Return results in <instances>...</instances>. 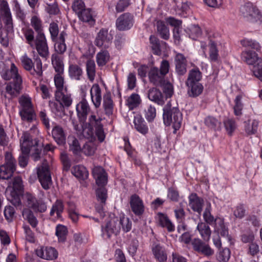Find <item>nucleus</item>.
<instances>
[{
    "label": "nucleus",
    "instance_id": "1",
    "mask_svg": "<svg viewBox=\"0 0 262 262\" xmlns=\"http://www.w3.org/2000/svg\"><path fill=\"white\" fill-rule=\"evenodd\" d=\"M23 33L26 39V42L31 48L35 49L38 54L42 57L47 58L49 55V47L47 40L45 38V41L40 44L37 41V35L35 37L34 30L29 27L23 28Z\"/></svg>",
    "mask_w": 262,
    "mask_h": 262
},
{
    "label": "nucleus",
    "instance_id": "2",
    "mask_svg": "<svg viewBox=\"0 0 262 262\" xmlns=\"http://www.w3.org/2000/svg\"><path fill=\"white\" fill-rule=\"evenodd\" d=\"M243 61L248 65L252 66V71L254 76L262 81V58L254 51L246 50L241 54Z\"/></svg>",
    "mask_w": 262,
    "mask_h": 262
},
{
    "label": "nucleus",
    "instance_id": "3",
    "mask_svg": "<svg viewBox=\"0 0 262 262\" xmlns=\"http://www.w3.org/2000/svg\"><path fill=\"white\" fill-rule=\"evenodd\" d=\"M169 62L165 59L161 61L160 69L156 67H151L148 73L149 82L156 86L162 85L164 83L165 77L169 72Z\"/></svg>",
    "mask_w": 262,
    "mask_h": 262
},
{
    "label": "nucleus",
    "instance_id": "4",
    "mask_svg": "<svg viewBox=\"0 0 262 262\" xmlns=\"http://www.w3.org/2000/svg\"><path fill=\"white\" fill-rule=\"evenodd\" d=\"M182 118V114L179 108L175 107L171 108L169 103L163 108L164 122L167 125L172 123L174 134L181 127Z\"/></svg>",
    "mask_w": 262,
    "mask_h": 262
},
{
    "label": "nucleus",
    "instance_id": "5",
    "mask_svg": "<svg viewBox=\"0 0 262 262\" xmlns=\"http://www.w3.org/2000/svg\"><path fill=\"white\" fill-rule=\"evenodd\" d=\"M20 108L19 114L24 121L32 122L35 119L36 114L30 97L22 96L19 99Z\"/></svg>",
    "mask_w": 262,
    "mask_h": 262
},
{
    "label": "nucleus",
    "instance_id": "6",
    "mask_svg": "<svg viewBox=\"0 0 262 262\" xmlns=\"http://www.w3.org/2000/svg\"><path fill=\"white\" fill-rule=\"evenodd\" d=\"M33 63L32 59L27 54L24 55L20 58V61L23 68L30 73L38 77H40L42 74V62L39 57L36 58Z\"/></svg>",
    "mask_w": 262,
    "mask_h": 262
},
{
    "label": "nucleus",
    "instance_id": "7",
    "mask_svg": "<svg viewBox=\"0 0 262 262\" xmlns=\"http://www.w3.org/2000/svg\"><path fill=\"white\" fill-rule=\"evenodd\" d=\"M120 231L118 217H114L101 226L102 236L104 239H110L113 235H117Z\"/></svg>",
    "mask_w": 262,
    "mask_h": 262
},
{
    "label": "nucleus",
    "instance_id": "8",
    "mask_svg": "<svg viewBox=\"0 0 262 262\" xmlns=\"http://www.w3.org/2000/svg\"><path fill=\"white\" fill-rule=\"evenodd\" d=\"M37 173L39 181L42 188L45 190L49 189L52 184V179L49 165L46 163H43L37 168Z\"/></svg>",
    "mask_w": 262,
    "mask_h": 262
},
{
    "label": "nucleus",
    "instance_id": "9",
    "mask_svg": "<svg viewBox=\"0 0 262 262\" xmlns=\"http://www.w3.org/2000/svg\"><path fill=\"white\" fill-rule=\"evenodd\" d=\"M0 74L2 78L5 80H22L21 77L18 73V69L13 62L11 63L10 67L5 64L0 66Z\"/></svg>",
    "mask_w": 262,
    "mask_h": 262
},
{
    "label": "nucleus",
    "instance_id": "10",
    "mask_svg": "<svg viewBox=\"0 0 262 262\" xmlns=\"http://www.w3.org/2000/svg\"><path fill=\"white\" fill-rule=\"evenodd\" d=\"M240 11L247 21L255 23L257 20L259 10L252 3H247L241 8Z\"/></svg>",
    "mask_w": 262,
    "mask_h": 262
},
{
    "label": "nucleus",
    "instance_id": "11",
    "mask_svg": "<svg viewBox=\"0 0 262 262\" xmlns=\"http://www.w3.org/2000/svg\"><path fill=\"white\" fill-rule=\"evenodd\" d=\"M134 24V16L128 12L120 15L116 19V27L119 31H125L130 29Z\"/></svg>",
    "mask_w": 262,
    "mask_h": 262
},
{
    "label": "nucleus",
    "instance_id": "12",
    "mask_svg": "<svg viewBox=\"0 0 262 262\" xmlns=\"http://www.w3.org/2000/svg\"><path fill=\"white\" fill-rule=\"evenodd\" d=\"M129 205L132 211L138 216H142L145 211L143 200L137 194L132 195L129 199Z\"/></svg>",
    "mask_w": 262,
    "mask_h": 262
},
{
    "label": "nucleus",
    "instance_id": "13",
    "mask_svg": "<svg viewBox=\"0 0 262 262\" xmlns=\"http://www.w3.org/2000/svg\"><path fill=\"white\" fill-rule=\"evenodd\" d=\"M30 24L37 33V41L41 44L44 41H45V38H46L43 32V26L41 19L38 16L34 15L31 18Z\"/></svg>",
    "mask_w": 262,
    "mask_h": 262
},
{
    "label": "nucleus",
    "instance_id": "14",
    "mask_svg": "<svg viewBox=\"0 0 262 262\" xmlns=\"http://www.w3.org/2000/svg\"><path fill=\"white\" fill-rule=\"evenodd\" d=\"M174 63L177 74L179 76H183L187 72L188 64L186 57L182 53L175 52Z\"/></svg>",
    "mask_w": 262,
    "mask_h": 262
},
{
    "label": "nucleus",
    "instance_id": "15",
    "mask_svg": "<svg viewBox=\"0 0 262 262\" xmlns=\"http://www.w3.org/2000/svg\"><path fill=\"white\" fill-rule=\"evenodd\" d=\"M191 245L194 251L206 256H211L214 253L213 250L209 245L198 238H194L191 242Z\"/></svg>",
    "mask_w": 262,
    "mask_h": 262
},
{
    "label": "nucleus",
    "instance_id": "16",
    "mask_svg": "<svg viewBox=\"0 0 262 262\" xmlns=\"http://www.w3.org/2000/svg\"><path fill=\"white\" fill-rule=\"evenodd\" d=\"M36 254L38 257L49 260L56 259L58 255L55 248L50 246L40 247L36 249Z\"/></svg>",
    "mask_w": 262,
    "mask_h": 262
},
{
    "label": "nucleus",
    "instance_id": "17",
    "mask_svg": "<svg viewBox=\"0 0 262 262\" xmlns=\"http://www.w3.org/2000/svg\"><path fill=\"white\" fill-rule=\"evenodd\" d=\"M92 175L96 184L99 187H104L107 183L108 176L104 169L101 166H95L92 169Z\"/></svg>",
    "mask_w": 262,
    "mask_h": 262
},
{
    "label": "nucleus",
    "instance_id": "18",
    "mask_svg": "<svg viewBox=\"0 0 262 262\" xmlns=\"http://www.w3.org/2000/svg\"><path fill=\"white\" fill-rule=\"evenodd\" d=\"M112 39V36L108 34V29L102 28L97 33L95 40V45L98 47H108L109 43Z\"/></svg>",
    "mask_w": 262,
    "mask_h": 262
},
{
    "label": "nucleus",
    "instance_id": "19",
    "mask_svg": "<svg viewBox=\"0 0 262 262\" xmlns=\"http://www.w3.org/2000/svg\"><path fill=\"white\" fill-rule=\"evenodd\" d=\"M52 137L59 145L66 144L67 134L63 128L58 124H55L52 129Z\"/></svg>",
    "mask_w": 262,
    "mask_h": 262
},
{
    "label": "nucleus",
    "instance_id": "20",
    "mask_svg": "<svg viewBox=\"0 0 262 262\" xmlns=\"http://www.w3.org/2000/svg\"><path fill=\"white\" fill-rule=\"evenodd\" d=\"M37 144L38 141L36 139L33 140L27 132L24 133L20 139L21 150L24 152L29 153L30 148L37 146Z\"/></svg>",
    "mask_w": 262,
    "mask_h": 262
},
{
    "label": "nucleus",
    "instance_id": "21",
    "mask_svg": "<svg viewBox=\"0 0 262 262\" xmlns=\"http://www.w3.org/2000/svg\"><path fill=\"white\" fill-rule=\"evenodd\" d=\"M152 254L155 259L158 262H165L167 258V254L165 248L159 243H154L151 247Z\"/></svg>",
    "mask_w": 262,
    "mask_h": 262
},
{
    "label": "nucleus",
    "instance_id": "22",
    "mask_svg": "<svg viewBox=\"0 0 262 262\" xmlns=\"http://www.w3.org/2000/svg\"><path fill=\"white\" fill-rule=\"evenodd\" d=\"M204 204L203 199L198 196L196 193H191L189 196V205L191 209L201 214Z\"/></svg>",
    "mask_w": 262,
    "mask_h": 262
},
{
    "label": "nucleus",
    "instance_id": "23",
    "mask_svg": "<svg viewBox=\"0 0 262 262\" xmlns=\"http://www.w3.org/2000/svg\"><path fill=\"white\" fill-rule=\"evenodd\" d=\"M157 216L159 224L161 227L166 228L169 232L174 231L175 226L166 214L158 212Z\"/></svg>",
    "mask_w": 262,
    "mask_h": 262
},
{
    "label": "nucleus",
    "instance_id": "24",
    "mask_svg": "<svg viewBox=\"0 0 262 262\" xmlns=\"http://www.w3.org/2000/svg\"><path fill=\"white\" fill-rule=\"evenodd\" d=\"M148 98L151 101L160 105H163L166 99L161 91L156 88H152L149 90Z\"/></svg>",
    "mask_w": 262,
    "mask_h": 262
},
{
    "label": "nucleus",
    "instance_id": "25",
    "mask_svg": "<svg viewBox=\"0 0 262 262\" xmlns=\"http://www.w3.org/2000/svg\"><path fill=\"white\" fill-rule=\"evenodd\" d=\"M23 80L18 79L17 81H13L7 84L6 91L9 94L11 98L17 97L20 93L22 88Z\"/></svg>",
    "mask_w": 262,
    "mask_h": 262
},
{
    "label": "nucleus",
    "instance_id": "26",
    "mask_svg": "<svg viewBox=\"0 0 262 262\" xmlns=\"http://www.w3.org/2000/svg\"><path fill=\"white\" fill-rule=\"evenodd\" d=\"M91 98L96 108H98L101 103V90L98 84H94L90 90Z\"/></svg>",
    "mask_w": 262,
    "mask_h": 262
},
{
    "label": "nucleus",
    "instance_id": "27",
    "mask_svg": "<svg viewBox=\"0 0 262 262\" xmlns=\"http://www.w3.org/2000/svg\"><path fill=\"white\" fill-rule=\"evenodd\" d=\"M67 36L66 32L62 31L60 33L58 39L53 40L55 42V50L58 54H63L66 51L67 46L65 43V40Z\"/></svg>",
    "mask_w": 262,
    "mask_h": 262
},
{
    "label": "nucleus",
    "instance_id": "28",
    "mask_svg": "<svg viewBox=\"0 0 262 262\" xmlns=\"http://www.w3.org/2000/svg\"><path fill=\"white\" fill-rule=\"evenodd\" d=\"M76 111L78 117L85 121L90 111V107L85 99H83L76 106Z\"/></svg>",
    "mask_w": 262,
    "mask_h": 262
},
{
    "label": "nucleus",
    "instance_id": "29",
    "mask_svg": "<svg viewBox=\"0 0 262 262\" xmlns=\"http://www.w3.org/2000/svg\"><path fill=\"white\" fill-rule=\"evenodd\" d=\"M211 205L210 202H207L204 211L203 213V217L204 221V223L210 225H212L219 221L220 217H214L212 215L211 211Z\"/></svg>",
    "mask_w": 262,
    "mask_h": 262
},
{
    "label": "nucleus",
    "instance_id": "30",
    "mask_svg": "<svg viewBox=\"0 0 262 262\" xmlns=\"http://www.w3.org/2000/svg\"><path fill=\"white\" fill-rule=\"evenodd\" d=\"M202 78V73L198 67L189 70L185 84L200 82Z\"/></svg>",
    "mask_w": 262,
    "mask_h": 262
},
{
    "label": "nucleus",
    "instance_id": "31",
    "mask_svg": "<svg viewBox=\"0 0 262 262\" xmlns=\"http://www.w3.org/2000/svg\"><path fill=\"white\" fill-rule=\"evenodd\" d=\"M134 124L135 129L143 135L148 133V127L147 123L140 116H136L134 118Z\"/></svg>",
    "mask_w": 262,
    "mask_h": 262
},
{
    "label": "nucleus",
    "instance_id": "32",
    "mask_svg": "<svg viewBox=\"0 0 262 262\" xmlns=\"http://www.w3.org/2000/svg\"><path fill=\"white\" fill-rule=\"evenodd\" d=\"M187 87V93L191 97H196L200 95L204 90L203 85L200 82L185 84Z\"/></svg>",
    "mask_w": 262,
    "mask_h": 262
},
{
    "label": "nucleus",
    "instance_id": "33",
    "mask_svg": "<svg viewBox=\"0 0 262 262\" xmlns=\"http://www.w3.org/2000/svg\"><path fill=\"white\" fill-rule=\"evenodd\" d=\"M196 229L204 241L208 242L210 240L211 230L207 224L203 222H199L197 225Z\"/></svg>",
    "mask_w": 262,
    "mask_h": 262
},
{
    "label": "nucleus",
    "instance_id": "34",
    "mask_svg": "<svg viewBox=\"0 0 262 262\" xmlns=\"http://www.w3.org/2000/svg\"><path fill=\"white\" fill-rule=\"evenodd\" d=\"M77 16L81 21L88 23L91 26H93L95 24L93 13L90 8H86Z\"/></svg>",
    "mask_w": 262,
    "mask_h": 262
},
{
    "label": "nucleus",
    "instance_id": "35",
    "mask_svg": "<svg viewBox=\"0 0 262 262\" xmlns=\"http://www.w3.org/2000/svg\"><path fill=\"white\" fill-rule=\"evenodd\" d=\"M70 77L75 80H80L83 75V70L81 67L76 64H72L69 67Z\"/></svg>",
    "mask_w": 262,
    "mask_h": 262
},
{
    "label": "nucleus",
    "instance_id": "36",
    "mask_svg": "<svg viewBox=\"0 0 262 262\" xmlns=\"http://www.w3.org/2000/svg\"><path fill=\"white\" fill-rule=\"evenodd\" d=\"M72 173L77 179L84 180L89 177V172L82 165H76L72 167Z\"/></svg>",
    "mask_w": 262,
    "mask_h": 262
},
{
    "label": "nucleus",
    "instance_id": "37",
    "mask_svg": "<svg viewBox=\"0 0 262 262\" xmlns=\"http://www.w3.org/2000/svg\"><path fill=\"white\" fill-rule=\"evenodd\" d=\"M69 150L75 155H79L81 151V148L78 139L73 136H69L68 138Z\"/></svg>",
    "mask_w": 262,
    "mask_h": 262
},
{
    "label": "nucleus",
    "instance_id": "38",
    "mask_svg": "<svg viewBox=\"0 0 262 262\" xmlns=\"http://www.w3.org/2000/svg\"><path fill=\"white\" fill-rule=\"evenodd\" d=\"M86 75L91 82H93L96 73V67L93 60H88L85 63Z\"/></svg>",
    "mask_w": 262,
    "mask_h": 262
},
{
    "label": "nucleus",
    "instance_id": "39",
    "mask_svg": "<svg viewBox=\"0 0 262 262\" xmlns=\"http://www.w3.org/2000/svg\"><path fill=\"white\" fill-rule=\"evenodd\" d=\"M149 41L152 53L155 55H160L161 54V45L166 46V43L164 41H162L161 43H160L159 39L154 35H150Z\"/></svg>",
    "mask_w": 262,
    "mask_h": 262
},
{
    "label": "nucleus",
    "instance_id": "40",
    "mask_svg": "<svg viewBox=\"0 0 262 262\" xmlns=\"http://www.w3.org/2000/svg\"><path fill=\"white\" fill-rule=\"evenodd\" d=\"M52 65L56 74H63L64 64L62 60L56 54H53L51 57Z\"/></svg>",
    "mask_w": 262,
    "mask_h": 262
},
{
    "label": "nucleus",
    "instance_id": "41",
    "mask_svg": "<svg viewBox=\"0 0 262 262\" xmlns=\"http://www.w3.org/2000/svg\"><path fill=\"white\" fill-rule=\"evenodd\" d=\"M141 99L140 96L136 93H133L126 100V105L130 110H133L141 104Z\"/></svg>",
    "mask_w": 262,
    "mask_h": 262
},
{
    "label": "nucleus",
    "instance_id": "42",
    "mask_svg": "<svg viewBox=\"0 0 262 262\" xmlns=\"http://www.w3.org/2000/svg\"><path fill=\"white\" fill-rule=\"evenodd\" d=\"M103 105L106 114L108 115L112 114L114 104L112 99L111 94L110 92H106L103 96Z\"/></svg>",
    "mask_w": 262,
    "mask_h": 262
},
{
    "label": "nucleus",
    "instance_id": "43",
    "mask_svg": "<svg viewBox=\"0 0 262 262\" xmlns=\"http://www.w3.org/2000/svg\"><path fill=\"white\" fill-rule=\"evenodd\" d=\"M66 92V91H62L55 93V99L57 101L61 102L63 106L69 107L72 103V99L71 97V95L64 94Z\"/></svg>",
    "mask_w": 262,
    "mask_h": 262
},
{
    "label": "nucleus",
    "instance_id": "44",
    "mask_svg": "<svg viewBox=\"0 0 262 262\" xmlns=\"http://www.w3.org/2000/svg\"><path fill=\"white\" fill-rule=\"evenodd\" d=\"M22 215L24 219L27 220L32 227L35 228L37 226L38 221L31 210L28 208L24 209Z\"/></svg>",
    "mask_w": 262,
    "mask_h": 262
},
{
    "label": "nucleus",
    "instance_id": "45",
    "mask_svg": "<svg viewBox=\"0 0 262 262\" xmlns=\"http://www.w3.org/2000/svg\"><path fill=\"white\" fill-rule=\"evenodd\" d=\"M110 55L107 51L102 50L96 56V62L99 67L104 66L110 60Z\"/></svg>",
    "mask_w": 262,
    "mask_h": 262
},
{
    "label": "nucleus",
    "instance_id": "46",
    "mask_svg": "<svg viewBox=\"0 0 262 262\" xmlns=\"http://www.w3.org/2000/svg\"><path fill=\"white\" fill-rule=\"evenodd\" d=\"M245 123V131L247 135H254L257 132L259 125V122L257 120H248Z\"/></svg>",
    "mask_w": 262,
    "mask_h": 262
},
{
    "label": "nucleus",
    "instance_id": "47",
    "mask_svg": "<svg viewBox=\"0 0 262 262\" xmlns=\"http://www.w3.org/2000/svg\"><path fill=\"white\" fill-rule=\"evenodd\" d=\"M208 47L210 60L212 62L217 61L219 54L216 43L212 40H210L208 43Z\"/></svg>",
    "mask_w": 262,
    "mask_h": 262
},
{
    "label": "nucleus",
    "instance_id": "48",
    "mask_svg": "<svg viewBox=\"0 0 262 262\" xmlns=\"http://www.w3.org/2000/svg\"><path fill=\"white\" fill-rule=\"evenodd\" d=\"M223 124L228 135L230 136H232L237 127L235 119L227 118L224 119Z\"/></svg>",
    "mask_w": 262,
    "mask_h": 262
},
{
    "label": "nucleus",
    "instance_id": "49",
    "mask_svg": "<svg viewBox=\"0 0 262 262\" xmlns=\"http://www.w3.org/2000/svg\"><path fill=\"white\" fill-rule=\"evenodd\" d=\"M242 98L243 96L242 95H238L234 100L233 112L234 115L237 117H240L243 114L242 111L244 108V104L242 101Z\"/></svg>",
    "mask_w": 262,
    "mask_h": 262
},
{
    "label": "nucleus",
    "instance_id": "50",
    "mask_svg": "<svg viewBox=\"0 0 262 262\" xmlns=\"http://www.w3.org/2000/svg\"><path fill=\"white\" fill-rule=\"evenodd\" d=\"M157 28L161 37L165 40H168L170 35L169 31L164 22L162 20H158L157 22Z\"/></svg>",
    "mask_w": 262,
    "mask_h": 262
},
{
    "label": "nucleus",
    "instance_id": "51",
    "mask_svg": "<svg viewBox=\"0 0 262 262\" xmlns=\"http://www.w3.org/2000/svg\"><path fill=\"white\" fill-rule=\"evenodd\" d=\"M215 230L217 231L218 234H220L222 236L227 237L230 241L231 237L229 235L228 228L226 227L224 219L219 218V221L216 223Z\"/></svg>",
    "mask_w": 262,
    "mask_h": 262
},
{
    "label": "nucleus",
    "instance_id": "52",
    "mask_svg": "<svg viewBox=\"0 0 262 262\" xmlns=\"http://www.w3.org/2000/svg\"><path fill=\"white\" fill-rule=\"evenodd\" d=\"M54 80L56 89L55 93L67 91V88L64 85L63 74H56L54 76Z\"/></svg>",
    "mask_w": 262,
    "mask_h": 262
},
{
    "label": "nucleus",
    "instance_id": "53",
    "mask_svg": "<svg viewBox=\"0 0 262 262\" xmlns=\"http://www.w3.org/2000/svg\"><path fill=\"white\" fill-rule=\"evenodd\" d=\"M241 45L246 48H250L259 51L260 50L261 47L259 43L254 40L249 38H244L240 41Z\"/></svg>",
    "mask_w": 262,
    "mask_h": 262
},
{
    "label": "nucleus",
    "instance_id": "54",
    "mask_svg": "<svg viewBox=\"0 0 262 262\" xmlns=\"http://www.w3.org/2000/svg\"><path fill=\"white\" fill-rule=\"evenodd\" d=\"M3 165L11 168L14 170H16V161L11 152H5V163Z\"/></svg>",
    "mask_w": 262,
    "mask_h": 262
},
{
    "label": "nucleus",
    "instance_id": "55",
    "mask_svg": "<svg viewBox=\"0 0 262 262\" xmlns=\"http://www.w3.org/2000/svg\"><path fill=\"white\" fill-rule=\"evenodd\" d=\"M64 205L63 202L61 200H57L52 205L50 215L53 216L55 213L56 214L57 217H59L61 213L63 212Z\"/></svg>",
    "mask_w": 262,
    "mask_h": 262
},
{
    "label": "nucleus",
    "instance_id": "56",
    "mask_svg": "<svg viewBox=\"0 0 262 262\" xmlns=\"http://www.w3.org/2000/svg\"><path fill=\"white\" fill-rule=\"evenodd\" d=\"M15 170L3 165L0 166V179L8 180L13 176Z\"/></svg>",
    "mask_w": 262,
    "mask_h": 262
},
{
    "label": "nucleus",
    "instance_id": "57",
    "mask_svg": "<svg viewBox=\"0 0 262 262\" xmlns=\"http://www.w3.org/2000/svg\"><path fill=\"white\" fill-rule=\"evenodd\" d=\"M68 229L67 227L62 225H58L56 228V235L60 242H64L67 237Z\"/></svg>",
    "mask_w": 262,
    "mask_h": 262
},
{
    "label": "nucleus",
    "instance_id": "58",
    "mask_svg": "<svg viewBox=\"0 0 262 262\" xmlns=\"http://www.w3.org/2000/svg\"><path fill=\"white\" fill-rule=\"evenodd\" d=\"M102 119L97 117L95 115L92 114L89 118V125L92 128H97L103 126L101 123Z\"/></svg>",
    "mask_w": 262,
    "mask_h": 262
},
{
    "label": "nucleus",
    "instance_id": "59",
    "mask_svg": "<svg viewBox=\"0 0 262 262\" xmlns=\"http://www.w3.org/2000/svg\"><path fill=\"white\" fill-rule=\"evenodd\" d=\"M72 8L73 11L78 15L85 10L86 7L82 0H74Z\"/></svg>",
    "mask_w": 262,
    "mask_h": 262
},
{
    "label": "nucleus",
    "instance_id": "60",
    "mask_svg": "<svg viewBox=\"0 0 262 262\" xmlns=\"http://www.w3.org/2000/svg\"><path fill=\"white\" fill-rule=\"evenodd\" d=\"M96 194L97 200L100 201V203L105 204V202L107 198V190L104 187H100L96 190Z\"/></svg>",
    "mask_w": 262,
    "mask_h": 262
},
{
    "label": "nucleus",
    "instance_id": "61",
    "mask_svg": "<svg viewBox=\"0 0 262 262\" xmlns=\"http://www.w3.org/2000/svg\"><path fill=\"white\" fill-rule=\"evenodd\" d=\"M145 117L148 122H151L154 120L156 116V108L149 105L145 109Z\"/></svg>",
    "mask_w": 262,
    "mask_h": 262
},
{
    "label": "nucleus",
    "instance_id": "62",
    "mask_svg": "<svg viewBox=\"0 0 262 262\" xmlns=\"http://www.w3.org/2000/svg\"><path fill=\"white\" fill-rule=\"evenodd\" d=\"M119 222L120 223V228L122 227V230L125 232H127L131 230L132 222L129 221L128 217L125 216L121 217L119 219Z\"/></svg>",
    "mask_w": 262,
    "mask_h": 262
},
{
    "label": "nucleus",
    "instance_id": "63",
    "mask_svg": "<svg viewBox=\"0 0 262 262\" xmlns=\"http://www.w3.org/2000/svg\"><path fill=\"white\" fill-rule=\"evenodd\" d=\"M246 209L244 204L237 205L233 211V214L236 218L242 219L244 218L246 214Z\"/></svg>",
    "mask_w": 262,
    "mask_h": 262
},
{
    "label": "nucleus",
    "instance_id": "64",
    "mask_svg": "<svg viewBox=\"0 0 262 262\" xmlns=\"http://www.w3.org/2000/svg\"><path fill=\"white\" fill-rule=\"evenodd\" d=\"M4 214L5 219L8 222H11L13 221L15 215V210L13 207L11 206H6L5 207Z\"/></svg>",
    "mask_w": 262,
    "mask_h": 262
}]
</instances>
